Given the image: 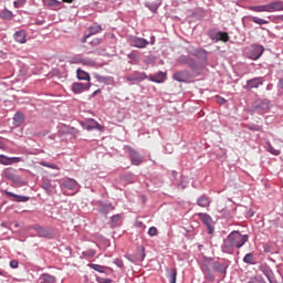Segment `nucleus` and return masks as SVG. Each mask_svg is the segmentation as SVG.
I'll use <instances>...</instances> for the list:
<instances>
[{"mask_svg":"<svg viewBox=\"0 0 283 283\" xmlns=\"http://www.w3.org/2000/svg\"><path fill=\"white\" fill-rule=\"evenodd\" d=\"M248 10H251L252 12H282L283 1H274L261 6H250Z\"/></svg>","mask_w":283,"mask_h":283,"instance_id":"nucleus-1","label":"nucleus"},{"mask_svg":"<svg viewBox=\"0 0 283 283\" xmlns=\"http://www.w3.org/2000/svg\"><path fill=\"white\" fill-rule=\"evenodd\" d=\"M228 239L234 245L235 249H242L247 242H249V235L240 233V231H233L228 235Z\"/></svg>","mask_w":283,"mask_h":283,"instance_id":"nucleus-2","label":"nucleus"},{"mask_svg":"<svg viewBox=\"0 0 283 283\" xmlns=\"http://www.w3.org/2000/svg\"><path fill=\"white\" fill-rule=\"evenodd\" d=\"M262 54H264V46L252 45V48L250 50V59L252 61H258V59H260V56H262Z\"/></svg>","mask_w":283,"mask_h":283,"instance_id":"nucleus-3","label":"nucleus"},{"mask_svg":"<svg viewBox=\"0 0 283 283\" xmlns=\"http://www.w3.org/2000/svg\"><path fill=\"white\" fill-rule=\"evenodd\" d=\"M129 43L130 45H133V48H147L149 45V42L143 38H138V36H132L129 39Z\"/></svg>","mask_w":283,"mask_h":283,"instance_id":"nucleus-4","label":"nucleus"},{"mask_svg":"<svg viewBox=\"0 0 283 283\" xmlns=\"http://www.w3.org/2000/svg\"><path fill=\"white\" fill-rule=\"evenodd\" d=\"M90 87H91L90 82L88 83L75 82L72 85V91L74 92V94H83V92H87Z\"/></svg>","mask_w":283,"mask_h":283,"instance_id":"nucleus-5","label":"nucleus"},{"mask_svg":"<svg viewBox=\"0 0 283 283\" xmlns=\"http://www.w3.org/2000/svg\"><path fill=\"white\" fill-rule=\"evenodd\" d=\"M260 85H264L263 77H254L252 80L247 81L248 90H258L260 87Z\"/></svg>","mask_w":283,"mask_h":283,"instance_id":"nucleus-6","label":"nucleus"},{"mask_svg":"<svg viewBox=\"0 0 283 283\" xmlns=\"http://www.w3.org/2000/svg\"><path fill=\"white\" fill-rule=\"evenodd\" d=\"M130 163L138 167V165H143V156L135 149H129Z\"/></svg>","mask_w":283,"mask_h":283,"instance_id":"nucleus-7","label":"nucleus"},{"mask_svg":"<svg viewBox=\"0 0 283 283\" xmlns=\"http://www.w3.org/2000/svg\"><path fill=\"white\" fill-rule=\"evenodd\" d=\"M88 32H90L88 34L83 36L82 43H86L87 39H90V36H93V34H98L103 32V28L101 25L94 24L88 28Z\"/></svg>","mask_w":283,"mask_h":283,"instance_id":"nucleus-8","label":"nucleus"},{"mask_svg":"<svg viewBox=\"0 0 283 283\" xmlns=\"http://www.w3.org/2000/svg\"><path fill=\"white\" fill-rule=\"evenodd\" d=\"M14 163H21V157H8L6 155H0V165H14Z\"/></svg>","mask_w":283,"mask_h":283,"instance_id":"nucleus-9","label":"nucleus"},{"mask_svg":"<svg viewBox=\"0 0 283 283\" xmlns=\"http://www.w3.org/2000/svg\"><path fill=\"white\" fill-rule=\"evenodd\" d=\"M172 78L178 81V83H187L189 81V73L188 71H179L174 74Z\"/></svg>","mask_w":283,"mask_h":283,"instance_id":"nucleus-10","label":"nucleus"},{"mask_svg":"<svg viewBox=\"0 0 283 283\" xmlns=\"http://www.w3.org/2000/svg\"><path fill=\"white\" fill-rule=\"evenodd\" d=\"M84 129H86L87 132H92V129H98V132H103V126L101 124H98V122H96L94 119H90L84 125Z\"/></svg>","mask_w":283,"mask_h":283,"instance_id":"nucleus-11","label":"nucleus"},{"mask_svg":"<svg viewBox=\"0 0 283 283\" xmlns=\"http://www.w3.org/2000/svg\"><path fill=\"white\" fill-rule=\"evenodd\" d=\"M227 269H229L227 263L213 262V270L223 275V277L227 275Z\"/></svg>","mask_w":283,"mask_h":283,"instance_id":"nucleus-12","label":"nucleus"},{"mask_svg":"<svg viewBox=\"0 0 283 283\" xmlns=\"http://www.w3.org/2000/svg\"><path fill=\"white\" fill-rule=\"evenodd\" d=\"M4 178L12 180V182H18L19 176H17V170L13 168H7L4 170Z\"/></svg>","mask_w":283,"mask_h":283,"instance_id":"nucleus-13","label":"nucleus"},{"mask_svg":"<svg viewBox=\"0 0 283 283\" xmlns=\"http://www.w3.org/2000/svg\"><path fill=\"white\" fill-rule=\"evenodd\" d=\"M160 3H163V0H146L145 6L149 8L151 12H156L158 8H160Z\"/></svg>","mask_w":283,"mask_h":283,"instance_id":"nucleus-14","label":"nucleus"},{"mask_svg":"<svg viewBox=\"0 0 283 283\" xmlns=\"http://www.w3.org/2000/svg\"><path fill=\"white\" fill-rule=\"evenodd\" d=\"M147 78V75L145 73L134 72L133 74L126 76V81L134 82V81H145Z\"/></svg>","mask_w":283,"mask_h":283,"instance_id":"nucleus-15","label":"nucleus"},{"mask_svg":"<svg viewBox=\"0 0 283 283\" xmlns=\"http://www.w3.org/2000/svg\"><path fill=\"white\" fill-rule=\"evenodd\" d=\"M149 81H151L153 83H165V81H167V74H165L164 72H158L155 75H150Z\"/></svg>","mask_w":283,"mask_h":283,"instance_id":"nucleus-16","label":"nucleus"},{"mask_svg":"<svg viewBox=\"0 0 283 283\" xmlns=\"http://www.w3.org/2000/svg\"><path fill=\"white\" fill-rule=\"evenodd\" d=\"M221 249L223 253H230V254L233 253V251H235V248L233 243L229 240V237H227V239L223 241Z\"/></svg>","mask_w":283,"mask_h":283,"instance_id":"nucleus-17","label":"nucleus"},{"mask_svg":"<svg viewBox=\"0 0 283 283\" xmlns=\"http://www.w3.org/2000/svg\"><path fill=\"white\" fill-rule=\"evenodd\" d=\"M255 109H261L262 112H269L271 109V102L268 99H261L258 102Z\"/></svg>","mask_w":283,"mask_h":283,"instance_id":"nucleus-18","label":"nucleus"},{"mask_svg":"<svg viewBox=\"0 0 283 283\" xmlns=\"http://www.w3.org/2000/svg\"><path fill=\"white\" fill-rule=\"evenodd\" d=\"M13 123L15 127H20V125H23V123H25V115H23V113L21 112L15 113L13 116Z\"/></svg>","mask_w":283,"mask_h":283,"instance_id":"nucleus-19","label":"nucleus"},{"mask_svg":"<svg viewBox=\"0 0 283 283\" xmlns=\"http://www.w3.org/2000/svg\"><path fill=\"white\" fill-rule=\"evenodd\" d=\"M62 186L65 189H70L71 191H74L78 187V182L74 179H66L63 181Z\"/></svg>","mask_w":283,"mask_h":283,"instance_id":"nucleus-20","label":"nucleus"},{"mask_svg":"<svg viewBox=\"0 0 283 283\" xmlns=\"http://www.w3.org/2000/svg\"><path fill=\"white\" fill-rule=\"evenodd\" d=\"M199 219L203 222V224H206V227H208L209 229L211 228V224L213 222V219H211V216H209L208 213H198Z\"/></svg>","mask_w":283,"mask_h":283,"instance_id":"nucleus-21","label":"nucleus"},{"mask_svg":"<svg viewBox=\"0 0 283 283\" xmlns=\"http://www.w3.org/2000/svg\"><path fill=\"white\" fill-rule=\"evenodd\" d=\"M166 272H167L166 276H167L169 283H176V280L178 277V270L167 269Z\"/></svg>","mask_w":283,"mask_h":283,"instance_id":"nucleus-22","label":"nucleus"},{"mask_svg":"<svg viewBox=\"0 0 283 283\" xmlns=\"http://www.w3.org/2000/svg\"><path fill=\"white\" fill-rule=\"evenodd\" d=\"M197 205L198 207H202L205 209L211 205V199L203 195L197 199Z\"/></svg>","mask_w":283,"mask_h":283,"instance_id":"nucleus-23","label":"nucleus"},{"mask_svg":"<svg viewBox=\"0 0 283 283\" xmlns=\"http://www.w3.org/2000/svg\"><path fill=\"white\" fill-rule=\"evenodd\" d=\"M40 280L41 283H56V276L49 273L41 274Z\"/></svg>","mask_w":283,"mask_h":283,"instance_id":"nucleus-24","label":"nucleus"},{"mask_svg":"<svg viewBox=\"0 0 283 283\" xmlns=\"http://www.w3.org/2000/svg\"><path fill=\"white\" fill-rule=\"evenodd\" d=\"M6 193L9 196V198H15L17 202H28V200H30V197L14 195V192H10L8 190H6Z\"/></svg>","mask_w":283,"mask_h":283,"instance_id":"nucleus-25","label":"nucleus"},{"mask_svg":"<svg viewBox=\"0 0 283 283\" xmlns=\"http://www.w3.org/2000/svg\"><path fill=\"white\" fill-rule=\"evenodd\" d=\"M25 31H17L13 35L14 41H17V43H25Z\"/></svg>","mask_w":283,"mask_h":283,"instance_id":"nucleus-26","label":"nucleus"},{"mask_svg":"<svg viewBox=\"0 0 283 283\" xmlns=\"http://www.w3.org/2000/svg\"><path fill=\"white\" fill-rule=\"evenodd\" d=\"M76 74H77L78 81H90V73L81 69H77Z\"/></svg>","mask_w":283,"mask_h":283,"instance_id":"nucleus-27","label":"nucleus"},{"mask_svg":"<svg viewBox=\"0 0 283 283\" xmlns=\"http://www.w3.org/2000/svg\"><path fill=\"white\" fill-rule=\"evenodd\" d=\"M145 247H139L137 248V256L136 260H138L139 262H143V260H145Z\"/></svg>","mask_w":283,"mask_h":283,"instance_id":"nucleus-28","label":"nucleus"},{"mask_svg":"<svg viewBox=\"0 0 283 283\" xmlns=\"http://www.w3.org/2000/svg\"><path fill=\"white\" fill-rule=\"evenodd\" d=\"M82 65H86L87 67H94V65H96V62L90 57H82Z\"/></svg>","mask_w":283,"mask_h":283,"instance_id":"nucleus-29","label":"nucleus"},{"mask_svg":"<svg viewBox=\"0 0 283 283\" xmlns=\"http://www.w3.org/2000/svg\"><path fill=\"white\" fill-rule=\"evenodd\" d=\"M251 21H252L253 23H256V25H266V24H269V21H268V20H264V19H262V18H258V17H252V18H251Z\"/></svg>","mask_w":283,"mask_h":283,"instance_id":"nucleus-30","label":"nucleus"},{"mask_svg":"<svg viewBox=\"0 0 283 283\" xmlns=\"http://www.w3.org/2000/svg\"><path fill=\"white\" fill-rule=\"evenodd\" d=\"M203 275L206 280H209L210 282H213L216 280V275H213V272H211V270L209 269L203 270Z\"/></svg>","mask_w":283,"mask_h":283,"instance_id":"nucleus-31","label":"nucleus"},{"mask_svg":"<svg viewBox=\"0 0 283 283\" xmlns=\"http://www.w3.org/2000/svg\"><path fill=\"white\" fill-rule=\"evenodd\" d=\"M42 189H44V191H46V193H50L52 191V184L50 182V180H48V179L43 180Z\"/></svg>","mask_w":283,"mask_h":283,"instance_id":"nucleus-32","label":"nucleus"},{"mask_svg":"<svg viewBox=\"0 0 283 283\" xmlns=\"http://www.w3.org/2000/svg\"><path fill=\"white\" fill-rule=\"evenodd\" d=\"M90 269H93V271H97V273H105V266L91 263Z\"/></svg>","mask_w":283,"mask_h":283,"instance_id":"nucleus-33","label":"nucleus"},{"mask_svg":"<svg viewBox=\"0 0 283 283\" xmlns=\"http://www.w3.org/2000/svg\"><path fill=\"white\" fill-rule=\"evenodd\" d=\"M82 61H83V56H81V55H75V56H73L71 60H70V63L72 64V65H82Z\"/></svg>","mask_w":283,"mask_h":283,"instance_id":"nucleus-34","label":"nucleus"},{"mask_svg":"<svg viewBox=\"0 0 283 283\" xmlns=\"http://www.w3.org/2000/svg\"><path fill=\"white\" fill-rule=\"evenodd\" d=\"M0 17H1V19H6L7 21H10V19H12L13 14H12V11L4 10L1 12Z\"/></svg>","mask_w":283,"mask_h":283,"instance_id":"nucleus-35","label":"nucleus"},{"mask_svg":"<svg viewBox=\"0 0 283 283\" xmlns=\"http://www.w3.org/2000/svg\"><path fill=\"white\" fill-rule=\"evenodd\" d=\"M217 36H219V40L223 41V43H228L229 41V33L227 32H218Z\"/></svg>","mask_w":283,"mask_h":283,"instance_id":"nucleus-36","label":"nucleus"},{"mask_svg":"<svg viewBox=\"0 0 283 283\" xmlns=\"http://www.w3.org/2000/svg\"><path fill=\"white\" fill-rule=\"evenodd\" d=\"M243 262L245 264H253L254 263L253 253L245 254L243 258Z\"/></svg>","mask_w":283,"mask_h":283,"instance_id":"nucleus-37","label":"nucleus"},{"mask_svg":"<svg viewBox=\"0 0 283 283\" xmlns=\"http://www.w3.org/2000/svg\"><path fill=\"white\" fill-rule=\"evenodd\" d=\"M268 151L273 156H280L281 154L280 149H275L271 144L268 145Z\"/></svg>","mask_w":283,"mask_h":283,"instance_id":"nucleus-38","label":"nucleus"},{"mask_svg":"<svg viewBox=\"0 0 283 283\" xmlns=\"http://www.w3.org/2000/svg\"><path fill=\"white\" fill-rule=\"evenodd\" d=\"M40 165H41L42 167H48L49 169H56V170L60 169L59 166H56L55 164H48V163H45V161L40 163Z\"/></svg>","mask_w":283,"mask_h":283,"instance_id":"nucleus-39","label":"nucleus"},{"mask_svg":"<svg viewBox=\"0 0 283 283\" xmlns=\"http://www.w3.org/2000/svg\"><path fill=\"white\" fill-rule=\"evenodd\" d=\"M148 235L154 238V235H158V228L157 227H150L148 230Z\"/></svg>","mask_w":283,"mask_h":283,"instance_id":"nucleus-40","label":"nucleus"},{"mask_svg":"<svg viewBox=\"0 0 283 283\" xmlns=\"http://www.w3.org/2000/svg\"><path fill=\"white\" fill-rule=\"evenodd\" d=\"M112 210H114V207H112V205H104L103 207H102V213H108V211H112Z\"/></svg>","mask_w":283,"mask_h":283,"instance_id":"nucleus-41","label":"nucleus"},{"mask_svg":"<svg viewBox=\"0 0 283 283\" xmlns=\"http://www.w3.org/2000/svg\"><path fill=\"white\" fill-rule=\"evenodd\" d=\"M102 41H103V40H102L101 38H95V39H93V40L90 42V44H91V45H94V46L101 45Z\"/></svg>","mask_w":283,"mask_h":283,"instance_id":"nucleus-42","label":"nucleus"},{"mask_svg":"<svg viewBox=\"0 0 283 283\" xmlns=\"http://www.w3.org/2000/svg\"><path fill=\"white\" fill-rule=\"evenodd\" d=\"M10 266L11 269H19V261L17 260L10 261Z\"/></svg>","mask_w":283,"mask_h":283,"instance_id":"nucleus-43","label":"nucleus"},{"mask_svg":"<svg viewBox=\"0 0 283 283\" xmlns=\"http://www.w3.org/2000/svg\"><path fill=\"white\" fill-rule=\"evenodd\" d=\"M25 3V0H17L14 1V8H21Z\"/></svg>","mask_w":283,"mask_h":283,"instance_id":"nucleus-44","label":"nucleus"},{"mask_svg":"<svg viewBox=\"0 0 283 283\" xmlns=\"http://www.w3.org/2000/svg\"><path fill=\"white\" fill-rule=\"evenodd\" d=\"M114 264H116V266H118L119 269H123V266H124L123 261L119 260V259H116V260L114 261Z\"/></svg>","mask_w":283,"mask_h":283,"instance_id":"nucleus-45","label":"nucleus"},{"mask_svg":"<svg viewBox=\"0 0 283 283\" xmlns=\"http://www.w3.org/2000/svg\"><path fill=\"white\" fill-rule=\"evenodd\" d=\"M120 218H122L120 214H115V216L112 217V221L113 222H118V220H120Z\"/></svg>","mask_w":283,"mask_h":283,"instance_id":"nucleus-46","label":"nucleus"},{"mask_svg":"<svg viewBox=\"0 0 283 283\" xmlns=\"http://www.w3.org/2000/svg\"><path fill=\"white\" fill-rule=\"evenodd\" d=\"M217 101L220 105H224V103H227V99H224L223 97H217Z\"/></svg>","mask_w":283,"mask_h":283,"instance_id":"nucleus-47","label":"nucleus"},{"mask_svg":"<svg viewBox=\"0 0 283 283\" xmlns=\"http://www.w3.org/2000/svg\"><path fill=\"white\" fill-rule=\"evenodd\" d=\"M279 87H280V90H283V78L280 80Z\"/></svg>","mask_w":283,"mask_h":283,"instance_id":"nucleus-48","label":"nucleus"},{"mask_svg":"<svg viewBox=\"0 0 283 283\" xmlns=\"http://www.w3.org/2000/svg\"><path fill=\"white\" fill-rule=\"evenodd\" d=\"M59 3H60V2L56 1V0H52V1H51V6H59Z\"/></svg>","mask_w":283,"mask_h":283,"instance_id":"nucleus-49","label":"nucleus"},{"mask_svg":"<svg viewBox=\"0 0 283 283\" xmlns=\"http://www.w3.org/2000/svg\"><path fill=\"white\" fill-rule=\"evenodd\" d=\"M63 3H74V0H62Z\"/></svg>","mask_w":283,"mask_h":283,"instance_id":"nucleus-50","label":"nucleus"},{"mask_svg":"<svg viewBox=\"0 0 283 283\" xmlns=\"http://www.w3.org/2000/svg\"><path fill=\"white\" fill-rule=\"evenodd\" d=\"M98 92H101V90L95 91V92L93 93V96H96V94H97Z\"/></svg>","mask_w":283,"mask_h":283,"instance_id":"nucleus-51","label":"nucleus"},{"mask_svg":"<svg viewBox=\"0 0 283 283\" xmlns=\"http://www.w3.org/2000/svg\"><path fill=\"white\" fill-rule=\"evenodd\" d=\"M0 275H3V271L2 270H0Z\"/></svg>","mask_w":283,"mask_h":283,"instance_id":"nucleus-52","label":"nucleus"},{"mask_svg":"<svg viewBox=\"0 0 283 283\" xmlns=\"http://www.w3.org/2000/svg\"><path fill=\"white\" fill-rule=\"evenodd\" d=\"M98 81H101V76H97Z\"/></svg>","mask_w":283,"mask_h":283,"instance_id":"nucleus-53","label":"nucleus"},{"mask_svg":"<svg viewBox=\"0 0 283 283\" xmlns=\"http://www.w3.org/2000/svg\"><path fill=\"white\" fill-rule=\"evenodd\" d=\"M268 280L271 282V279L268 276Z\"/></svg>","mask_w":283,"mask_h":283,"instance_id":"nucleus-54","label":"nucleus"}]
</instances>
